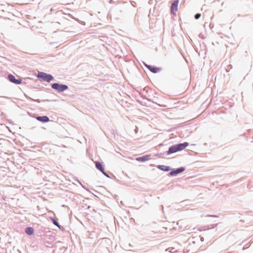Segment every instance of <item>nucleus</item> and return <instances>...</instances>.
Listing matches in <instances>:
<instances>
[{
  "label": "nucleus",
  "mask_w": 253,
  "mask_h": 253,
  "mask_svg": "<svg viewBox=\"0 0 253 253\" xmlns=\"http://www.w3.org/2000/svg\"><path fill=\"white\" fill-rule=\"evenodd\" d=\"M146 67L153 73H156L160 71V69L151 65H146Z\"/></svg>",
  "instance_id": "1a4fd4ad"
},
{
  "label": "nucleus",
  "mask_w": 253,
  "mask_h": 253,
  "mask_svg": "<svg viewBox=\"0 0 253 253\" xmlns=\"http://www.w3.org/2000/svg\"><path fill=\"white\" fill-rule=\"evenodd\" d=\"M37 120L39 121L45 123L49 121V118L47 116H39L36 118Z\"/></svg>",
  "instance_id": "6e6552de"
},
{
  "label": "nucleus",
  "mask_w": 253,
  "mask_h": 253,
  "mask_svg": "<svg viewBox=\"0 0 253 253\" xmlns=\"http://www.w3.org/2000/svg\"><path fill=\"white\" fill-rule=\"evenodd\" d=\"M34 229L32 227H28L25 230V232L28 235H32L34 233Z\"/></svg>",
  "instance_id": "9b49d317"
},
{
  "label": "nucleus",
  "mask_w": 253,
  "mask_h": 253,
  "mask_svg": "<svg viewBox=\"0 0 253 253\" xmlns=\"http://www.w3.org/2000/svg\"><path fill=\"white\" fill-rule=\"evenodd\" d=\"M95 166L96 168L100 170L102 173H103L105 175H106L104 172V169L103 168V167L101 163L99 162H95Z\"/></svg>",
  "instance_id": "0eeeda50"
},
{
  "label": "nucleus",
  "mask_w": 253,
  "mask_h": 253,
  "mask_svg": "<svg viewBox=\"0 0 253 253\" xmlns=\"http://www.w3.org/2000/svg\"><path fill=\"white\" fill-rule=\"evenodd\" d=\"M157 168L163 171H168L169 170V168L168 166H164V165H159Z\"/></svg>",
  "instance_id": "9d476101"
},
{
  "label": "nucleus",
  "mask_w": 253,
  "mask_h": 253,
  "mask_svg": "<svg viewBox=\"0 0 253 253\" xmlns=\"http://www.w3.org/2000/svg\"><path fill=\"white\" fill-rule=\"evenodd\" d=\"M150 155H146L142 157L137 158L136 160L138 161L144 162L148 161L150 159Z\"/></svg>",
  "instance_id": "423d86ee"
},
{
  "label": "nucleus",
  "mask_w": 253,
  "mask_h": 253,
  "mask_svg": "<svg viewBox=\"0 0 253 253\" xmlns=\"http://www.w3.org/2000/svg\"><path fill=\"white\" fill-rule=\"evenodd\" d=\"M8 78L11 82L13 83L17 84H20L22 82L21 79L17 80L15 78V77L13 75L11 74L8 75Z\"/></svg>",
  "instance_id": "20e7f679"
},
{
  "label": "nucleus",
  "mask_w": 253,
  "mask_h": 253,
  "mask_svg": "<svg viewBox=\"0 0 253 253\" xmlns=\"http://www.w3.org/2000/svg\"><path fill=\"white\" fill-rule=\"evenodd\" d=\"M184 170V169L183 168L178 169L176 170L171 172L170 174L171 175H175V174H178L179 173L182 172Z\"/></svg>",
  "instance_id": "f8f14e48"
},
{
  "label": "nucleus",
  "mask_w": 253,
  "mask_h": 253,
  "mask_svg": "<svg viewBox=\"0 0 253 253\" xmlns=\"http://www.w3.org/2000/svg\"><path fill=\"white\" fill-rule=\"evenodd\" d=\"M178 0H175L173 3L171 4V12L173 14H175V12L177 11L178 9Z\"/></svg>",
  "instance_id": "39448f33"
},
{
  "label": "nucleus",
  "mask_w": 253,
  "mask_h": 253,
  "mask_svg": "<svg viewBox=\"0 0 253 253\" xmlns=\"http://www.w3.org/2000/svg\"><path fill=\"white\" fill-rule=\"evenodd\" d=\"M188 145V143L187 142H184L183 143L172 146L169 148V150L168 152V154H170L171 153L176 152L177 151H178L182 150Z\"/></svg>",
  "instance_id": "f257e3e1"
},
{
  "label": "nucleus",
  "mask_w": 253,
  "mask_h": 253,
  "mask_svg": "<svg viewBox=\"0 0 253 253\" xmlns=\"http://www.w3.org/2000/svg\"><path fill=\"white\" fill-rule=\"evenodd\" d=\"M52 87L58 90V91H63L68 88V86L66 85L59 84L57 83H54L52 84Z\"/></svg>",
  "instance_id": "7ed1b4c3"
},
{
  "label": "nucleus",
  "mask_w": 253,
  "mask_h": 253,
  "mask_svg": "<svg viewBox=\"0 0 253 253\" xmlns=\"http://www.w3.org/2000/svg\"><path fill=\"white\" fill-rule=\"evenodd\" d=\"M51 220L53 223V224L55 225H56L57 227H58L59 228H60V225H59L58 223L53 218H51Z\"/></svg>",
  "instance_id": "ddd939ff"
},
{
  "label": "nucleus",
  "mask_w": 253,
  "mask_h": 253,
  "mask_svg": "<svg viewBox=\"0 0 253 253\" xmlns=\"http://www.w3.org/2000/svg\"><path fill=\"white\" fill-rule=\"evenodd\" d=\"M37 77L42 79L43 81L49 82L53 79V77L51 75L47 74L43 72H40L38 74Z\"/></svg>",
  "instance_id": "f03ea898"
},
{
  "label": "nucleus",
  "mask_w": 253,
  "mask_h": 253,
  "mask_svg": "<svg viewBox=\"0 0 253 253\" xmlns=\"http://www.w3.org/2000/svg\"><path fill=\"white\" fill-rule=\"evenodd\" d=\"M200 16H201V14L197 13L195 15V19H198L200 17Z\"/></svg>",
  "instance_id": "4468645a"
}]
</instances>
